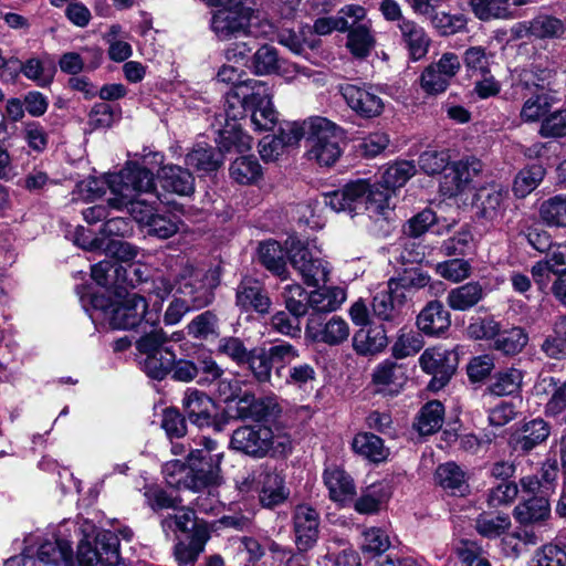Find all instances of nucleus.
<instances>
[{"instance_id":"nucleus-46","label":"nucleus","mask_w":566,"mask_h":566,"mask_svg":"<svg viewBox=\"0 0 566 566\" xmlns=\"http://www.w3.org/2000/svg\"><path fill=\"white\" fill-rule=\"evenodd\" d=\"M391 542L387 532L380 527L364 528L360 535L359 548L363 554L376 557L389 549Z\"/></svg>"},{"instance_id":"nucleus-50","label":"nucleus","mask_w":566,"mask_h":566,"mask_svg":"<svg viewBox=\"0 0 566 566\" xmlns=\"http://www.w3.org/2000/svg\"><path fill=\"white\" fill-rule=\"evenodd\" d=\"M24 74L25 77L35 82L39 86H48L54 76V67L45 66L39 59L32 57L28 60L23 65L19 63L10 72V80H14L18 75V71Z\"/></svg>"},{"instance_id":"nucleus-44","label":"nucleus","mask_w":566,"mask_h":566,"mask_svg":"<svg viewBox=\"0 0 566 566\" xmlns=\"http://www.w3.org/2000/svg\"><path fill=\"white\" fill-rule=\"evenodd\" d=\"M523 378V370L515 367L505 368L493 376L489 390L500 397L517 394L521 390Z\"/></svg>"},{"instance_id":"nucleus-11","label":"nucleus","mask_w":566,"mask_h":566,"mask_svg":"<svg viewBox=\"0 0 566 566\" xmlns=\"http://www.w3.org/2000/svg\"><path fill=\"white\" fill-rule=\"evenodd\" d=\"M312 135L308 140V159L315 160L321 166L334 165L342 154L339 146L343 139V130L336 124L325 117H312L310 124Z\"/></svg>"},{"instance_id":"nucleus-25","label":"nucleus","mask_w":566,"mask_h":566,"mask_svg":"<svg viewBox=\"0 0 566 566\" xmlns=\"http://www.w3.org/2000/svg\"><path fill=\"white\" fill-rule=\"evenodd\" d=\"M261 483L259 490L260 503L264 507L282 504L289 496L283 476L266 465L261 467Z\"/></svg>"},{"instance_id":"nucleus-29","label":"nucleus","mask_w":566,"mask_h":566,"mask_svg":"<svg viewBox=\"0 0 566 566\" xmlns=\"http://www.w3.org/2000/svg\"><path fill=\"white\" fill-rule=\"evenodd\" d=\"M535 396L547 398L546 410L557 415L566 408V379L562 382L553 376H542L536 381Z\"/></svg>"},{"instance_id":"nucleus-22","label":"nucleus","mask_w":566,"mask_h":566,"mask_svg":"<svg viewBox=\"0 0 566 566\" xmlns=\"http://www.w3.org/2000/svg\"><path fill=\"white\" fill-rule=\"evenodd\" d=\"M259 80H250L247 84L231 87L224 96V115L227 123L237 124V120L245 117L253 103L254 93Z\"/></svg>"},{"instance_id":"nucleus-41","label":"nucleus","mask_w":566,"mask_h":566,"mask_svg":"<svg viewBox=\"0 0 566 566\" xmlns=\"http://www.w3.org/2000/svg\"><path fill=\"white\" fill-rule=\"evenodd\" d=\"M261 263L282 280L287 277L286 261L283 248L274 240L263 241L258 249Z\"/></svg>"},{"instance_id":"nucleus-18","label":"nucleus","mask_w":566,"mask_h":566,"mask_svg":"<svg viewBox=\"0 0 566 566\" xmlns=\"http://www.w3.org/2000/svg\"><path fill=\"white\" fill-rule=\"evenodd\" d=\"M229 412L238 419L261 421L276 417L281 409L273 397L256 399L254 395L244 392L233 405H229Z\"/></svg>"},{"instance_id":"nucleus-45","label":"nucleus","mask_w":566,"mask_h":566,"mask_svg":"<svg viewBox=\"0 0 566 566\" xmlns=\"http://www.w3.org/2000/svg\"><path fill=\"white\" fill-rule=\"evenodd\" d=\"M548 436V424L543 419H534L523 424L515 439V447L523 451H530L544 442Z\"/></svg>"},{"instance_id":"nucleus-2","label":"nucleus","mask_w":566,"mask_h":566,"mask_svg":"<svg viewBox=\"0 0 566 566\" xmlns=\"http://www.w3.org/2000/svg\"><path fill=\"white\" fill-rule=\"evenodd\" d=\"M196 446L187 455V464L180 460L164 464L163 474L169 486L198 491L220 483L223 452L219 451L218 442L202 437Z\"/></svg>"},{"instance_id":"nucleus-63","label":"nucleus","mask_w":566,"mask_h":566,"mask_svg":"<svg viewBox=\"0 0 566 566\" xmlns=\"http://www.w3.org/2000/svg\"><path fill=\"white\" fill-rule=\"evenodd\" d=\"M451 82L442 76V74L431 63L421 73L419 77V85L421 90L431 96H437L444 93L450 86Z\"/></svg>"},{"instance_id":"nucleus-60","label":"nucleus","mask_w":566,"mask_h":566,"mask_svg":"<svg viewBox=\"0 0 566 566\" xmlns=\"http://www.w3.org/2000/svg\"><path fill=\"white\" fill-rule=\"evenodd\" d=\"M450 159L448 150L428 149L420 154L418 164L422 172L434 176L446 171Z\"/></svg>"},{"instance_id":"nucleus-61","label":"nucleus","mask_w":566,"mask_h":566,"mask_svg":"<svg viewBox=\"0 0 566 566\" xmlns=\"http://www.w3.org/2000/svg\"><path fill=\"white\" fill-rule=\"evenodd\" d=\"M126 274V270L118 262L103 260L92 266V279L101 286L111 284L119 286L120 273Z\"/></svg>"},{"instance_id":"nucleus-21","label":"nucleus","mask_w":566,"mask_h":566,"mask_svg":"<svg viewBox=\"0 0 566 566\" xmlns=\"http://www.w3.org/2000/svg\"><path fill=\"white\" fill-rule=\"evenodd\" d=\"M420 366L427 374L433 375L443 385L454 373L458 364L457 354L442 347L426 349L419 358Z\"/></svg>"},{"instance_id":"nucleus-38","label":"nucleus","mask_w":566,"mask_h":566,"mask_svg":"<svg viewBox=\"0 0 566 566\" xmlns=\"http://www.w3.org/2000/svg\"><path fill=\"white\" fill-rule=\"evenodd\" d=\"M406 298L398 296L388 281L387 289L378 292L373 300V312L381 321H395L399 315Z\"/></svg>"},{"instance_id":"nucleus-14","label":"nucleus","mask_w":566,"mask_h":566,"mask_svg":"<svg viewBox=\"0 0 566 566\" xmlns=\"http://www.w3.org/2000/svg\"><path fill=\"white\" fill-rule=\"evenodd\" d=\"M507 192L499 185L479 188L474 195L473 207L478 220L485 226L499 224L506 210Z\"/></svg>"},{"instance_id":"nucleus-64","label":"nucleus","mask_w":566,"mask_h":566,"mask_svg":"<svg viewBox=\"0 0 566 566\" xmlns=\"http://www.w3.org/2000/svg\"><path fill=\"white\" fill-rule=\"evenodd\" d=\"M528 566H566V552L558 545L545 544L535 551Z\"/></svg>"},{"instance_id":"nucleus-19","label":"nucleus","mask_w":566,"mask_h":566,"mask_svg":"<svg viewBox=\"0 0 566 566\" xmlns=\"http://www.w3.org/2000/svg\"><path fill=\"white\" fill-rule=\"evenodd\" d=\"M408 380L407 369L402 364L386 359L378 364L371 374V385L376 392L384 396L398 395Z\"/></svg>"},{"instance_id":"nucleus-42","label":"nucleus","mask_w":566,"mask_h":566,"mask_svg":"<svg viewBox=\"0 0 566 566\" xmlns=\"http://www.w3.org/2000/svg\"><path fill=\"white\" fill-rule=\"evenodd\" d=\"M352 446L356 453L375 463L382 462L389 457V449L385 447L384 441L370 432L357 433Z\"/></svg>"},{"instance_id":"nucleus-6","label":"nucleus","mask_w":566,"mask_h":566,"mask_svg":"<svg viewBox=\"0 0 566 566\" xmlns=\"http://www.w3.org/2000/svg\"><path fill=\"white\" fill-rule=\"evenodd\" d=\"M211 30L220 41L239 36H270L274 33V24L245 3V0L233 1L230 6L220 7L212 13Z\"/></svg>"},{"instance_id":"nucleus-27","label":"nucleus","mask_w":566,"mask_h":566,"mask_svg":"<svg viewBox=\"0 0 566 566\" xmlns=\"http://www.w3.org/2000/svg\"><path fill=\"white\" fill-rule=\"evenodd\" d=\"M419 329L429 336H439L451 325L450 313L439 301L429 302L417 317Z\"/></svg>"},{"instance_id":"nucleus-51","label":"nucleus","mask_w":566,"mask_h":566,"mask_svg":"<svg viewBox=\"0 0 566 566\" xmlns=\"http://www.w3.org/2000/svg\"><path fill=\"white\" fill-rule=\"evenodd\" d=\"M544 176L545 169L541 165H531L520 170L513 185L515 196L525 198L538 187Z\"/></svg>"},{"instance_id":"nucleus-20","label":"nucleus","mask_w":566,"mask_h":566,"mask_svg":"<svg viewBox=\"0 0 566 566\" xmlns=\"http://www.w3.org/2000/svg\"><path fill=\"white\" fill-rule=\"evenodd\" d=\"M293 525L297 549L307 552L318 538V513L306 504L297 505L293 514Z\"/></svg>"},{"instance_id":"nucleus-5","label":"nucleus","mask_w":566,"mask_h":566,"mask_svg":"<svg viewBox=\"0 0 566 566\" xmlns=\"http://www.w3.org/2000/svg\"><path fill=\"white\" fill-rule=\"evenodd\" d=\"M324 202L335 212L350 214L368 211L370 216H385L390 210L389 192L380 190L369 179L347 182L343 188L326 193Z\"/></svg>"},{"instance_id":"nucleus-1","label":"nucleus","mask_w":566,"mask_h":566,"mask_svg":"<svg viewBox=\"0 0 566 566\" xmlns=\"http://www.w3.org/2000/svg\"><path fill=\"white\" fill-rule=\"evenodd\" d=\"M111 190L108 206L127 212L140 224L148 228V234L168 239L179 231L180 220L176 214L154 213V207L140 197L155 189L150 170L137 163H128L116 174L106 177Z\"/></svg>"},{"instance_id":"nucleus-9","label":"nucleus","mask_w":566,"mask_h":566,"mask_svg":"<svg viewBox=\"0 0 566 566\" xmlns=\"http://www.w3.org/2000/svg\"><path fill=\"white\" fill-rule=\"evenodd\" d=\"M80 539L76 559L78 566H122L119 539L111 531H98L92 522L85 520L80 525Z\"/></svg>"},{"instance_id":"nucleus-57","label":"nucleus","mask_w":566,"mask_h":566,"mask_svg":"<svg viewBox=\"0 0 566 566\" xmlns=\"http://www.w3.org/2000/svg\"><path fill=\"white\" fill-rule=\"evenodd\" d=\"M220 144L227 150L244 153L252 148L253 139L237 124L227 123L220 135Z\"/></svg>"},{"instance_id":"nucleus-8","label":"nucleus","mask_w":566,"mask_h":566,"mask_svg":"<svg viewBox=\"0 0 566 566\" xmlns=\"http://www.w3.org/2000/svg\"><path fill=\"white\" fill-rule=\"evenodd\" d=\"M553 76L552 71L539 69L522 70L517 74L513 87L522 91V122L536 123L547 115L553 105V98L548 94Z\"/></svg>"},{"instance_id":"nucleus-53","label":"nucleus","mask_w":566,"mask_h":566,"mask_svg":"<svg viewBox=\"0 0 566 566\" xmlns=\"http://www.w3.org/2000/svg\"><path fill=\"white\" fill-rule=\"evenodd\" d=\"M454 553L461 566H492L480 544L471 539H460L454 544Z\"/></svg>"},{"instance_id":"nucleus-36","label":"nucleus","mask_w":566,"mask_h":566,"mask_svg":"<svg viewBox=\"0 0 566 566\" xmlns=\"http://www.w3.org/2000/svg\"><path fill=\"white\" fill-rule=\"evenodd\" d=\"M346 301V291L338 286H323L308 294V305L316 313L337 311Z\"/></svg>"},{"instance_id":"nucleus-40","label":"nucleus","mask_w":566,"mask_h":566,"mask_svg":"<svg viewBox=\"0 0 566 566\" xmlns=\"http://www.w3.org/2000/svg\"><path fill=\"white\" fill-rule=\"evenodd\" d=\"M230 178L239 185H254L263 177L259 160L251 155L240 156L229 167Z\"/></svg>"},{"instance_id":"nucleus-3","label":"nucleus","mask_w":566,"mask_h":566,"mask_svg":"<svg viewBox=\"0 0 566 566\" xmlns=\"http://www.w3.org/2000/svg\"><path fill=\"white\" fill-rule=\"evenodd\" d=\"M77 293L85 311H90L88 305L93 310L103 311L112 328L129 329L140 323L148 326H158L159 324L161 305H155L154 308L147 310L146 300L138 294H127L120 301L108 305V301L103 295H88L80 290Z\"/></svg>"},{"instance_id":"nucleus-30","label":"nucleus","mask_w":566,"mask_h":566,"mask_svg":"<svg viewBox=\"0 0 566 566\" xmlns=\"http://www.w3.org/2000/svg\"><path fill=\"white\" fill-rule=\"evenodd\" d=\"M237 304L243 311L264 314L269 312L271 301L259 281L244 279L237 291Z\"/></svg>"},{"instance_id":"nucleus-16","label":"nucleus","mask_w":566,"mask_h":566,"mask_svg":"<svg viewBox=\"0 0 566 566\" xmlns=\"http://www.w3.org/2000/svg\"><path fill=\"white\" fill-rule=\"evenodd\" d=\"M350 334L348 323L340 316H332L325 322L312 315L305 327V336L315 343L338 346L345 343Z\"/></svg>"},{"instance_id":"nucleus-52","label":"nucleus","mask_w":566,"mask_h":566,"mask_svg":"<svg viewBox=\"0 0 566 566\" xmlns=\"http://www.w3.org/2000/svg\"><path fill=\"white\" fill-rule=\"evenodd\" d=\"M139 361L143 370L154 379H164L170 371L175 354L167 348L161 353L146 354Z\"/></svg>"},{"instance_id":"nucleus-35","label":"nucleus","mask_w":566,"mask_h":566,"mask_svg":"<svg viewBox=\"0 0 566 566\" xmlns=\"http://www.w3.org/2000/svg\"><path fill=\"white\" fill-rule=\"evenodd\" d=\"M185 164L198 172L209 174L222 165V156L207 144H197L186 155Z\"/></svg>"},{"instance_id":"nucleus-49","label":"nucleus","mask_w":566,"mask_h":566,"mask_svg":"<svg viewBox=\"0 0 566 566\" xmlns=\"http://www.w3.org/2000/svg\"><path fill=\"white\" fill-rule=\"evenodd\" d=\"M400 30L405 42L408 45L411 57L417 61L426 55L429 46V39L423 29L411 21H403Z\"/></svg>"},{"instance_id":"nucleus-28","label":"nucleus","mask_w":566,"mask_h":566,"mask_svg":"<svg viewBox=\"0 0 566 566\" xmlns=\"http://www.w3.org/2000/svg\"><path fill=\"white\" fill-rule=\"evenodd\" d=\"M324 483L331 500L342 505L352 502L356 494L353 479L338 467H329L324 471Z\"/></svg>"},{"instance_id":"nucleus-55","label":"nucleus","mask_w":566,"mask_h":566,"mask_svg":"<svg viewBox=\"0 0 566 566\" xmlns=\"http://www.w3.org/2000/svg\"><path fill=\"white\" fill-rule=\"evenodd\" d=\"M462 60L470 76L486 75L491 72L492 55L483 46H470L464 51Z\"/></svg>"},{"instance_id":"nucleus-34","label":"nucleus","mask_w":566,"mask_h":566,"mask_svg":"<svg viewBox=\"0 0 566 566\" xmlns=\"http://www.w3.org/2000/svg\"><path fill=\"white\" fill-rule=\"evenodd\" d=\"M388 344L386 331L381 325H371L359 329L353 338V347L359 355H374Z\"/></svg>"},{"instance_id":"nucleus-10","label":"nucleus","mask_w":566,"mask_h":566,"mask_svg":"<svg viewBox=\"0 0 566 566\" xmlns=\"http://www.w3.org/2000/svg\"><path fill=\"white\" fill-rule=\"evenodd\" d=\"M286 256L293 269L308 286H317L328 281L329 264L314 240L289 237L285 240Z\"/></svg>"},{"instance_id":"nucleus-7","label":"nucleus","mask_w":566,"mask_h":566,"mask_svg":"<svg viewBox=\"0 0 566 566\" xmlns=\"http://www.w3.org/2000/svg\"><path fill=\"white\" fill-rule=\"evenodd\" d=\"M230 448L252 459L285 457L292 450L291 437L264 424L242 426L232 432Z\"/></svg>"},{"instance_id":"nucleus-33","label":"nucleus","mask_w":566,"mask_h":566,"mask_svg":"<svg viewBox=\"0 0 566 566\" xmlns=\"http://www.w3.org/2000/svg\"><path fill=\"white\" fill-rule=\"evenodd\" d=\"M514 518L523 525L545 522L551 516V505L546 496H535L515 506Z\"/></svg>"},{"instance_id":"nucleus-15","label":"nucleus","mask_w":566,"mask_h":566,"mask_svg":"<svg viewBox=\"0 0 566 566\" xmlns=\"http://www.w3.org/2000/svg\"><path fill=\"white\" fill-rule=\"evenodd\" d=\"M182 407L189 421L198 428L213 427L221 431L222 424L217 420V407L205 392L188 388L182 398Z\"/></svg>"},{"instance_id":"nucleus-4","label":"nucleus","mask_w":566,"mask_h":566,"mask_svg":"<svg viewBox=\"0 0 566 566\" xmlns=\"http://www.w3.org/2000/svg\"><path fill=\"white\" fill-rule=\"evenodd\" d=\"M217 279L213 272H205L191 265L182 266L176 287L175 300L168 305L164 322L176 325L192 308H202L213 298Z\"/></svg>"},{"instance_id":"nucleus-24","label":"nucleus","mask_w":566,"mask_h":566,"mask_svg":"<svg viewBox=\"0 0 566 566\" xmlns=\"http://www.w3.org/2000/svg\"><path fill=\"white\" fill-rule=\"evenodd\" d=\"M157 179L160 187L170 193L178 196H190L195 191V178L192 174L177 165H165L158 174Z\"/></svg>"},{"instance_id":"nucleus-13","label":"nucleus","mask_w":566,"mask_h":566,"mask_svg":"<svg viewBox=\"0 0 566 566\" xmlns=\"http://www.w3.org/2000/svg\"><path fill=\"white\" fill-rule=\"evenodd\" d=\"M480 159L468 156L450 163L439 182L440 192L449 198L461 196L465 192L473 179L482 171Z\"/></svg>"},{"instance_id":"nucleus-62","label":"nucleus","mask_w":566,"mask_h":566,"mask_svg":"<svg viewBox=\"0 0 566 566\" xmlns=\"http://www.w3.org/2000/svg\"><path fill=\"white\" fill-rule=\"evenodd\" d=\"M253 376L261 382L271 379V358L269 350L263 347H256L249 352L248 359L245 360Z\"/></svg>"},{"instance_id":"nucleus-43","label":"nucleus","mask_w":566,"mask_h":566,"mask_svg":"<svg viewBox=\"0 0 566 566\" xmlns=\"http://www.w3.org/2000/svg\"><path fill=\"white\" fill-rule=\"evenodd\" d=\"M376 39L371 31V22H363L348 30L346 46L358 59L366 57L375 48Z\"/></svg>"},{"instance_id":"nucleus-39","label":"nucleus","mask_w":566,"mask_h":566,"mask_svg":"<svg viewBox=\"0 0 566 566\" xmlns=\"http://www.w3.org/2000/svg\"><path fill=\"white\" fill-rule=\"evenodd\" d=\"M484 297V290L479 282H469L452 289L447 296V304L453 311H468Z\"/></svg>"},{"instance_id":"nucleus-48","label":"nucleus","mask_w":566,"mask_h":566,"mask_svg":"<svg viewBox=\"0 0 566 566\" xmlns=\"http://www.w3.org/2000/svg\"><path fill=\"white\" fill-rule=\"evenodd\" d=\"M522 27L525 28L527 34L538 39L559 36L565 30L562 20L547 14H539Z\"/></svg>"},{"instance_id":"nucleus-26","label":"nucleus","mask_w":566,"mask_h":566,"mask_svg":"<svg viewBox=\"0 0 566 566\" xmlns=\"http://www.w3.org/2000/svg\"><path fill=\"white\" fill-rule=\"evenodd\" d=\"M391 495L390 483L386 480L377 481L361 491L354 507L360 514H376L389 502Z\"/></svg>"},{"instance_id":"nucleus-31","label":"nucleus","mask_w":566,"mask_h":566,"mask_svg":"<svg viewBox=\"0 0 566 566\" xmlns=\"http://www.w3.org/2000/svg\"><path fill=\"white\" fill-rule=\"evenodd\" d=\"M434 479L452 495L463 496L469 492L467 473L454 462L440 464L436 470Z\"/></svg>"},{"instance_id":"nucleus-56","label":"nucleus","mask_w":566,"mask_h":566,"mask_svg":"<svg viewBox=\"0 0 566 566\" xmlns=\"http://www.w3.org/2000/svg\"><path fill=\"white\" fill-rule=\"evenodd\" d=\"M389 281L391 282L394 292H396L398 296L407 298V295L411 290H418L428 285L430 276L419 270L409 269L399 277H394Z\"/></svg>"},{"instance_id":"nucleus-47","label":"nucleus","mask_w":566,"mask_h":566,"mask_svg":"<svg viewBox=\"0 0 566 566\" xmlns=\"http://www.w3.org/2000/svg\"><path fill=\"white\" fill-rule=\"evenodd\" d=\"M443 419V405L438 400L429 401L421 408L416 424L417 430L423 436L432 434L442 427Z\"/></svg>"},{"instance_id":"nucleus-58","label":"nucleus","mask_w":566,"mask_h":566,"mask_svg":"<svg viewBox=\"0 0 566 566\" xmlns=\"http://www.w3.org/2000/svg\"><path fill=\"white\" fill-rule=\"evenodd\" d=\"M528 342L527 333L521 327L499 333L495 339V348L505 355H516L523 350Z\"/></svg>"},{"instance_id":"nucleus-12","label":"nucleus","mask_w":566,"mask_h":566,"mask_svg":"<svg viewBox=\"0 0 566 566\" xmlns=\"http://www.w3.org/2000/svg\"><path fill=\"white\" fill-rule=\"evenodd\" d=\"M339 92L350 111L363 119L380 117L386 109L387 103L371 84H344Z\"/></svg>"},{"instance_id":"nucleus-54","label":"nucleus","mask_w":566,"mask_h":566,"mask_svg":"<svg viewBox=\"0 0 566 566\" xmlns=\"http://www.w3.org/2000/svg\"><path fill=\"white\" fill-rule=\"evenodd\" d=\"M541 219L551 227H566V195H557L542 202Z\"/></svg>"},{"instance_id":"nucleus-17","label":"nucleus","mask_w":566,"mask_h":566,"mask_svg":"<svg viewBox=\"0 0 566 566\" xmlns=\"http://www.w3.org/2000/svg\"><path fill=\"white\" fill-rule=\"evenodd\" d=\"M253 94L254 98L250 112L254 130H272L279 120V114L273 105V88L268 83L259 80Z\"/></svg>"},{"instance_id":"nucleus-37","label":"nucleus","mask_w":566,"mask_h":566,"mask_svg":"<svg viewBox=\"0 0 566 566\" xmlns=\"http://www.w3.org/2000/svg\"><path fill=\"white\" fill-rule=\"evenodd\" d=\"M416 174L412 160H398L389 165L381 175L380 181H375L380 190L389 192V199L396 188L402 187Z\"/></svg>"},{"instance_id":"nucleus-32","label":"nucleus","mask_w":566,"mask_h":566,"mask_svg":"<svg viewBox=\"0 0 566 566\" xmlns=\"http://www.w3.org/2000/svg\"><path fill=\"white\" fill-rule=\"evenodd\" d=\"M210 538V530L199 526L195 534L188 536L187 541L179 539L175 546V557L180 566L193 564L203 552Z\"/></svg>"},{"instance_id":"nucleus-23","label":"nucleus","mask_w":566,"mask_h":566,"mask_svg":"<svg viewBox=\"0 0 566 566\" xmlns=\"http://www.w3.org/2000/svg\"><path fill=\"white\" fill-rule=\"evenodd\" d=\"M72 556L70 541L60 537L44 539L39 545L32 566H72Z\"/></svg>"},{"instance_id":"nucleus-59","label":"nucleus","mask_w":566,"mask_h":566,"mask_svg":"<svg viewBox=\"0 0 566 566\" xmlns=\"http://www.w3.org/2000/svg\"><path fill=\"white\" fill-rule=\"evenodd\" d=\"M511 527V520L507 514L496 516L482 514L476 518V532L488 538H496L504 534Z\"/></svg>"}]
</instances>
